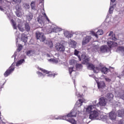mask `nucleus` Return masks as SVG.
Segmentation results:
<instances>
[{"mask_svg":"<svg viewBox=\"0 0 124 124\" xmlns=\"http://www.w3.org/2000/svg\"><path fill=\"white\" fill-rule=\"evenodd\" d=\"M105 80H106V81H108V80H109V78H105Z\"/></svg>","mask_w":124,"mask_h":124,"instance_id":"55","label":"nucleus"},{"mask_svg":"<svg viewBox=\"0 0 124 124\" xmlns=\"http://www.w3.org/2000/svg\"><path fill=\"white\" fill-rule=\"evenodd\" d=\"M94 65L92 63L89 64L88 65V69H90V70H93L94 69Z\"/></svg>","mask_w":124,"mask_h":124,"instance_id":"31","label":"nucleus"},{"mask_svg":"<svg viewBox=\"0 0 124 124\" xmlns=\"http://www.w3.org/2000/svg\"><path fill=\"white\" fill-rule=\"evenodd\" d=\"M74 68V67H69L68 69L69 73L71 75L72 74V72H73V71H74V70H73Z\"/></svg>","mask_w":124,"mask_h":124,"instance_id":"36","label":"nucleus"},{"mask_svg":"<svg viewBox=\"0 0 124 124\" xmlns=\"http://www.w3.org/2000/svg\"><path fill=\"white\" fill-rule=\"evenodd\" d=\"M100 71L104 73V74H107L109 71H110V69L106 68V67H103V65L101 64V70Z\"/></svg>","mask_w":124,"mask_h":124,"instance_id":"12","label":"nucleus"},{"mask_svg":"<svg viewBox=\"0 0 124 124\" xmlns=\"http://www.w3.org/2000/svg\"><path fill=\"white\" fill-rule=\"evenodd\" d=\"M77 44V43L75 41L71 40V41L69 43V46L71 48H76Z\"/></svg>","mask_w":124,"mask_h":124,"instance_id":"18","label":"nucleus"},{"mask_svg":"<svg viewBox=\"0 0 124 124\" xmlns=\"http://www.w3.org/2000/svg\"><path fill=\"white\" fill-rule=\"evenodd\" d=\"M32 52V50H28L27 52H26V54L27 56H30L31 55V53Z\"/></svg>","mask_w":124,"mask_h":124,"instance_id":"44","label":"nucleus"},{"mask_svg":"<svg viewBox=\"0 0 124 124\" xmlns=\"http://www.w3.org/2000/svg\"><path fill=\"white\" fill-rule=\"evenodd\" d=\"M55 48L58 52H60V53H64V51H65V48L64 46L61 44H57L55 46Z\"/></svg>","mask_w":124,"mask_h":124,"instance_id":"4","label":"nucleus"},{"mask_svg":"<svg viewBox=\"0 0 124 124\" xmlns=\"http://www.w3.org/2000/svg\"><path fill=\"white\" fill-rule=\"evenodd\" d=\"M22 48H23V46L22 45L19 46L18 48V50L19 51V52H20V51H21Z\"/></svg>","mask_w":124,"mask_h":124,"instance_id":"46","label":"nucleus"},{"mask_svg":"<svg viewBox=\"0 0 124 124\" xmlns=\"http://www.w3.org/2000/svg\"><path fill=\"white\" fill-rule=\"evenodd\" d=\"M75 62V61H74V60H71V62L70 63V64L72 65H73V63H72V62Z\"/></svg>","mask_w":124,"mask_h":124,"instance_id":"48","label":"nucleus"},{"mask_svg":"<svg viewBox=\"0 0 124 124\" xmlns=\"http://www.w3.org/2000/svg\"><path fill=\"white\" fill-rule=\"evenodd\" d=\"M24 62H25V59H21L19 60L16 63V66H19L20 64H22V63H23Z\"/></svg>","mask_w":124,"mask_h":124,"instance_id":"32","label":"nucleus"},{"mask_svg":"<svg viewBox=\"0 0 124 124\" xmlns=\"http://www.w3.org/2000/svg\"><path fill=\"white\" fill-rule=\"evenodd\" d=\"M118 50H119V51H124V47H122V46H119L118 48Z\"/></svg>","mask_w":124,"mask_h":124,"instance_id":"45","label":"nucleus"},{"mask_svg":"<svg viewBox=\"0 0 124 124\" xmlns=\"http://www.w3.org/2000/svg\"><path fill=\"white\" fill-rule=\"evenodd\" d=\"M13 1H14L15 3L19 4L21 3V0H13Z\"/></svg>","mask_w":124,"mask_h":124,"instance_id":"42","label":"nucleus"},{"mask_svg":"<svg viewBox=\"0 0 124 124\" xmlns=\"http://www.w3.org/2000/svg\"><path fill=\"white\" fill-rule=\"evenodd\" d=\"M98 88L103 89L105 87V82L104 81L97 82Z\"/></svg>","mask_w":124,"mask_h":124,"instance_id":"16","label":"nucleus"},{"mask_svg":"<svg viewBox=\"0 0 124 124\" xmlns=\"http://www.w3.org/2000/svg\"><path fill=\"white\" fill-rule=\"evenodd\" d=\"M48 46H49V48H53V42H49L48 44Z\"/></svg>","mask_w":124,"mask_h":124,"instance_id":"40","label":"nucleus"},{"mask_svg":"<svg viewBox=\"0 0 124 124\" xmlns=\"http://www.w3.org/2000/svg\"><path fill=\"white\" fill-rule=\"evenodd\" d=\"M81 59L83 60V62H85V63H88L89 62V59L87 58L85 56L82 55Z\"/></svg>","mask_w":124,"mask_h":124,"instance_id":"27","label":"nucleus"},{"mask_svg":"<svg viewBox=\"0 0 124 124\" xmlns=\"http://www.w3.org/2000/svg\"><path fill=\"white\" fill-rule=\"evenodd\" d=\"M112 36L111 38L112 40H114V41H116V40H117V39L116 38V36L115 34H113L112 31H110L108 34V36Z\"/></svg>","mask_w":124,"mask_h":124,"instance_id":"24","label":"nucleus"},{"mask_svg":"<svg viewBox=\"0 0 124 124\" xmlns=\"http://www.w3.org/2000/svg\"><path fill=\"white\" fill-rule=\"evenodd\" d=\"M2 3V0H0V4Z\"/></svg>","mask_w":124,"mask_h":124,"instance_id":"53","label":"nucleus"},{"mask_svg":"<svg viewBox=\"0 0 124 124\" xmlns=\"http://www.w3.org/2000/svg\"><path fill=\"white\" fill-rule=\"evenodd\" d=\"M44 15L45 18H46V16H47V15H46V14L45 13V14H44Z\"/></svg>","mask_w":124,"mask_h":124,"instance_id":"54","label":"nucleus"},{"mask_svg":"<svg viewBox=\"0 0 124 124\" xmlns=\"http://www.w3.org/2000/svg\"><path fill=\"white\" fill-rule=\"evenodd\" d=\"M14 63L12 64V65L4 73V77H8L9 76L15 69V67L14 66Z\"/></svg>","mask_w":124,"mask_h":124,"instance_id":"2","label":"nucleus"},{"mask_svg":"<svg viewBox=\"0 0 124 124\" xmlns=\"http://www.w3.org/2000/svg\"><path fill=\"white\" fill-rule=\"evenodd\" d=\"M97 107L99 106H105L106 105V101H105V97H101L99 99V101L98 103L95 105Z\"/></svg>","mask_w":124,"mask_h":124,"instance_id":"7","label":"nucleus"},{"mask_svg":"<svg viewBox=\"0 0 124 124\" xmlns=\"http://www.w3.org/2000/svg\"><path fill=\"white\" fill-rule=\"evenodd\" d=\"M16 15L17 17H21L22 14L20 12V11H16Z\"/></svg>","mask_w":124,"mask_h":124,"instance_id":"39","label":"nucleus"},{"mask_svg":"<svg viewBox=\"0 0 124 124\" xmlns=\"http://www.w3.org/2000/svg\"><path fill=\"white\" fill-rule=\"evenodd\" d=\"M0 10H1V11H3V8L1 6H0Z\"/></svg>","mask_w":124,"mask_h":124,"instance_id":"50","label":"nucleus"},{"mask_svg":"<svg viewBox=\"0 0 124 124\" xmlns=\"http://www.w3.org/2000/svg\"><path fill=\"white\" fill-rule=\"evenodd\" d=\"M76 67L77 69H81V68H83V65L82 64H76Z\"/></svg>","mask_w":124,"mask_h":124,"instance_id":"34","label":"nucleus"},{"mask_svg":"<svg viewBox=\"0 0 124 124\" xmlns=\"http://www.w3.org/2000/svg\"><path fill=\"white\" fill-rule=\"evenodd\" d=\"M113 10H114V7H113V6H110L109 9V14H112V13H113Z\"/></svg>","mask_w":124,"mask_h":124,"instance_id":"38","label":"nucleus"},{"mask_svg":"<svg viewBox=\"0 0 124 124\" xmlns=\"http://www.w3.org/2000/svg\"><path fill=\"white\" fill-rule=\"evenodd\" d=\"M110 1L111 2H115V1H116V0H110Z\"/></svg>","mask_w":124,"mask_h":124,"instance_id":"52","label":"nucleus"},{"mask_svg":"<svg viewBox=\"0 0 124 124\" xmlns=\"http://www.w3.org/2000/svg\"><path fill=\"white\" fill-rule=\"evenodd\" d=\"M118 124H123V122H119Z\"/></svg>","mask_w":124,"mask_h":124,"instance_id":"56","label":"nucleus"},{"mask_svg":"<svg viewBox=\"0 0 124 124\" xmlns=\"http://www.w3.org/2000/svg\"><path fill=\"white\" fill-rule=\"evenodd\" d=\"M26 18L28 21H31L33 18V16L31 14H30L26 16Z\"/></svg>","mask_w":124,"mask_h":124,"instance_id":"29","label":"nucleus"},{"mask_svg":"<svg viewBox=\"0 0 124 124\" xmlns=\"http://www.w3.org/2000/svg\"><path fill=\"white\" fill-rule=\"evenodd\" d=\"M124 109L118 110L117 112V115H118V117H124Z\"/></svg>","mask_w":124,"mask_h":124,"instance_id":"20","label":"nucleus"},{"mask_svg":"<svg viewBox=\"0 0 124 124\" xmlns=\"http://www.w3.org/2000/svg\"><path fill=\"white\" fill-rule=\"evenodd\" d=\"M92 39V36H87L82 41V45H86L87 43L90 42V40Z\"/></svg>","mask_w":124,"mask_h":124,"instance_id":"14","label":"nucleus"},{"mask_svg":"<svg viewBox=\"0 0 124 124\" xmlns=\"http://www.w3.org/2000/svg\"><path fill=\"white\" fill-rule=\"evenodd\" d=\"M21 41L24 42V43H26L28 41V37H27L26 34H22L21 35Z\"/></svg>","mask_w":124,"mask_h":124,"instance_id":"23","label":"nucleus"},{"mask_svg":"<svg viewBox=\"0 0 124 124\" xmlns=\"http://www.w3.org/2000/svg\"><path fill=\"white\" fill-rule=\"evenodd\" d=\"M108 49L109 48L107 46H101L100 50L101 53H105V52H107V51H108Z\"/></svg>","mask_w":124,"mask_h":124,"instance_id":"17","label":"nucleus"},{"mask_svg":"<svg viewBox=\"0 0 124 124\" xmlns=\"http://www.w3.org/2000/svg\"><path fill=\"white\" fill-rule=\"evenodd\" d=\"M98 115H99V114L97 111L93 110L90 113L89 119H90V120H94V119L98 117Z\"/></svg>","mask_w":124,"mask_h":124,"instance_id":"5","label":"nucleus"},{"mask_svg":"<svg viewBox=\"0 0 124 124\" xmlns=\"http://www.w3.org/2000/svg\"><path fill=\"white\" fill-rule=\"evenodd\" d=\"M25 29L26 31H31V27H30V24L28 23L25 24Z\"/></svg>","mask_w":124,"mask_h":124,"instance_id":"26","label":"nucleus"},{"mask_svg":"<svg viewBox=\"0 0 124 124\" xmlns=\"http://www.w3.org/2000/svg\"><path fill=\"white\" fill-rule=\"evenodd\" d=\"M78 54L79 51L77 50V49H75L74 51V55H75V56H78L79 62H81L82 61V59H81V56L78 55Z\"/></svg>","mask_w":124,"mask_h":124,"instance_id":"25","label":"nucleus"},{"mask_svg":"<svg viewBox=\"0 0 124 124\" xmlns=\"http://www.w3.org/2000/svg\"><path fill=\"white\" fill-rule=\"evenodd\" d=\"M77 116V111L72 109L71 112L64 117H69L70 118H74Z\"/></svg>","mask_w":124,"mask_h":124,"instance_id":"8","label":"nucleus"},{"mask_svg":"<svg viewBox=\"0 0 124 124\" xmlns=\"http://www.w3.org/2000/svg\"><path fill=\"white\" fill-rule=\"evenodd\" d=\"M2 86H3V84H2V85L0 86V92L1 91V89H2L3 88Z\"/></svg>","mask_w":124,"mask_h":124,"instance_id":"51","label":"nucleus"},{"mask_svg":"<svg viewBox=\"0 0 124 124\" xmlns=\"http://www.w3.org/2000/svg\"><path fill=\"white\" fill-rule=\"evenodd\" d=\"M46 20H47V22H48V23H50V19H49V18H48V16H46Z\"/></svg>","mask_w":124,"mask_h":124,"instance_id":"49","label":"nucleus"},{"mask_svg":"<svg viewBox=\"0 0 124 124\" xmlns=\"http://www.w3.org/2000/svg\"><path fill=\"white\" fill-rule=\"evenodd\" d=\"M49 62H55V63H58L59 62V60L57 59H50L49 60Z\"/></svg>","mask_w":124,"mask_h":124,"instance_id":"35","label":"nucleus"},{"mask_svg":"<svg viewBox=\"0 0 124 124\" xmlns=\"http://www.w3.org/2000/svg\"><path fill=\"white\" fill-rule=\"evenodd\" d=\"M70 117L67 116H59L58 118H55V120H64L65 121H67V122H69V123H70L72 124H77V123L76 122V121H75V119L73 118L70 119Z\"/></svg>","mask_w":124,"mask_h":124,"instance_id":"1","label":"nucleus"},{"mask_svg":"<svg viewBox=\"0 0 124 124\" xmlns=\"http://www.w3.org/2000/svg\"><path fill=\"white\" fill-rule=\"evenodd\" d=\"M106 97L107 98L108 100H111V99H113V98L114 97V95L112 93H108L107 95L106 96Z\"/></svg>","mask_w":124,"mask_h":124,"instance_id":"22","label":"nucleus"},{"mask_svg":"<svg viewBox=\"0 0 124 124\" xmlns=\"http://www.w3.org/2000/svg\"><path fill=\"white\" fill-rule=\"evenodd\" d=\"M95 103H96V101H94Z\"/></svg>","mask_w":124,"mask_h":124,"instance_id":"57","label":"nucleus"},{"mask_svg":"<svg viewBox=\"0 0 124 124\" xmlns=\"http://www.w3.org/2000/svg\"><path fill=\"white\" fill-rule=\"evenodd\" d=\"M101 66V64H100L98 65V67H94V69H93V71L94 73H98V72L100 71Z\"/></svg>","mask_w":124,"mask_h":124,"instance_id":"21","label":"nucleus"},{"mask_svg":"<svg viewBox=\"0 0 124 124\" xmlns=\"http://www.w3.org/2000/svg\"><path fill=\"white\" fill-rule=\"evenodd\" d=\"M12 23L13 25V27L14 29V30H17V26L16 25V22H14V20L12 19Z\"/></svg>","mask_w":124,"mask_h":124,"instance_id":"33","label":"nucleus"},{"mask_svg":"<svg viewBox=\"0 0 124 124\" xmlns=\"http://www.w3.org/2000/svg\"><path fill=\"white\" fill-rule=\"evenodd\" d=\"M84 102H86V99L84 98H80L78 101H77L76 105L77 107H81V105H83V103H84Z\"/></svg>","mask_w":124,"mask_h":124,"instance_id":"11","label":"nucleus"},{"mask_svg":"<svg viewBox=\"0 0 124 124\" xmlns=\"http://www.w3.org/2000/svg\"><path fill=\"white\" fill-rule=\"evenodd\" d=\"M16 11H20V10H21V7L20 6H19V5H16Z\"/></svg>","mask_w":124,"mask_h":124,"instance_id":"41","label":"nucleus"},{"mask_svg":"<svg viewBox=\"0 0 124 124\" xmlns=\"http://www.w3.org/2000/svg\"><path fill=\"white\" fill-rule=\"evenodd\" d=\"M119 96L121 99L124 100V90H122L119 93Z\"/></svg>","mask_w":124,"mask_h":124,"instance_id":"28","label":"nucleus"},{"mask_svg":"<svg viewBox=\"0 0 124 124\" xmlns=\"http://www.w3.org/2000/svg\"><path fill=\"white\" fill-rule=\"evenodd\" d=\"M37 74H38L39 77H41V76H43V74L39 71L37 72Z\"/></svg>","mask_w":124,"mask_h":124,"instance_id":"43","label":"nucleus"},{"mask_svg":"<svg viewBox=\"0 0 124 124\" xmlns=\"http://www.w3.org/2000/svg\"><path fill=\"white\" fill-rule=\"evenodd\" d=\"M108 45L109 48H112V47H116L118 44L117 43H114L113 41H108Z\"/></svg>","mask_w":124,"mask_h":124,"instance_id":"15","label":"nucleus"},{"mask_svg":"<svg viewBox=\"0 0 124 124\" xmlns=\"http://www.w3.org/2000/svg\"><path fill=\"white\" fill-rule=\"evenodd\" d=\"M31 9H32L33 10H35V2L32 1L31 3Z\"/></svg>","mask_w":124,"mask_h":124,"instance_id":"30","label":"nucleus"},{"mask_svg":"<svg viewBox=\"0 0 124 124\" xmlns=\"http://www.w3.org/2000/svg\"><path fill=\"white\" fill-rule=\"evenodd\" d=\"M36 36L37 39H39V40L42 42L45 41V40L46 39V37H45L44 34L42 32H37L36 33Z\"/></svg>","mask_w":124,"mask_h":124,"instance_id":"3","label":"nucleus"},{"mask_svg":"<svg viewBox=\"0 0 124 124\" xmlns=\"http://www.w3.org/2000/svg\"><path fill=\"white\" fill-rule=\"evenodd\" d=\"M37 21L41 25H44V23H45V18H44V16H39L37 17Z\"/></svg>","mask_w":124,"mask_h":124,"instance_id":"13","label":"nucleus"},{"mask_svg":"<svg viewBox=\"0 0 124 124\" xmlns=\"http://www.w3.org/2000/svg\"><path fill=\"white\" fill-rule=\"evenodd\" d=\"M39 70H41V71H42L43 73H45V74H48L47 75V77H55V75H57V74H53L52 73V72H49L47 70H46L43 68H39Z\"/></svg>","mask_w":124,"mask_h":124,"instance_id":"6","label":"nucleus"},{"mask_svg":"<svg viewBox=\"0 0 124 124\" xmlns=\"http://www.w3.org/2000/svg\"><path fill=\"white\" fill-rule=\"evenodd\" d=\"M96 105H89L87 107L85 108L86 113H88V114H90L93 111V108H95Z\"/></svg>","mask_w":124,"mask_h":124,"instance_id":"10","label":"nucleus"},{"mask_svg":"<svg viewBox=\"0 0 124 124\" xmlns=\"http://www.w3.org/2000/svg\"><path fill=\"white\" fill-rule=\"evenodd\" d=\"M91 33H92L93 36H95L96 38H98V35H102V34H103V30H99L96 33L94 32L93 31H91Z\"/></svg>","mask_w":124,"mask_h":124,"instance_id":"9","label":"nucleus"},{"mask_svg":"<svg viewBox=\"0 0 124 124\" xmlns=\"http://www.w3.org/2000/svg\"><path fill=\"white\" fill-rule=\"evenodd\" d=\"M18 29L20 31H24V28L22 27V25L21 24H18L17 25Z\"/></svg>","mask_w":124,"mask_h":124,"instance_id":"37","label":"nucleus"},{"mask_svg":"<svg viewBox=\"0 0 124 124\" xmlns=\"http://www.w3.org/2000/svg\"><path fill=\"white\" fill-rule=\"evenodd\" d=\"M73 35L71 34H69L68 36H66V37H67L68 38H71V37H72Z\"/></svg>","mask_w":124,"mask_h":124,"instance_id":"47","label":"nucleus"},{"mask_svg":"<svg viewBox=\"0 0 124 124\" xmlns=\"http://www.w3.org/2000/svg\"><path fill=\"white\" fill-rule=\"evenodd\" d=\"M109 118L110 120H116V113L114 111H111L109 114Z\"/></svg>","mask_w":124,"mask_h":124,"instance_id":"19","label":"nucleus"}]
</instances>
